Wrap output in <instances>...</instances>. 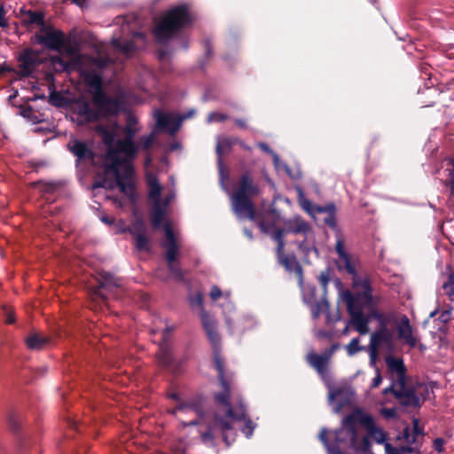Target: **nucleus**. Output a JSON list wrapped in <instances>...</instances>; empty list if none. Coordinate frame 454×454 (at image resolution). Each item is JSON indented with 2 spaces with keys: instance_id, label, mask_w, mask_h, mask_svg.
Segmentation results:
<instances>
[{
  "instance_id": "39",
  "label": "nucleus",
  "mask_w": 454,
  "mask_h": 454,
  "mask_svg": "<svg viewBox=\"0 0 454 454\" xmlns=\"http://www.w3.org/2000/svg\"><path fill=\"white\" fill-rule=\"evenodd\" d=\"M150 185V198L154 202H160V193H161V185L158 182L156 177L149 179Z\"/></svg>"
},
{
  "instance_id": "5",
  "label": "nucleus",
  "mask_w": 454,
  "mask_h": 454,
  "mask_svg": "<svg viewBox=\"0 0 454 454\" xmlns=\"http://www.w3.org/2000/svg\"><path fill=\"white\" fill-rule=\"evenodd\" d=\"M257 193V186L249 173L246 172L241 176L239 189L231 194L232 211L239 219L248 218L254 221L256 211L251 197Z\"/></svg>"
},
{
  "instance_id": "31",
  "label": "nucleus",
  "mask_w": 454,
  "mask_h": 454,
  "mask_svg": "<svg viewBox=\"0 0 454 454\" xmlns=\"http://www.w3.org/2000/svg\"><path fill=\"white\" fill-rule=\"evenodd\" d=\"M23 421L22 414L15 410H12L8 413V425L10 429L13 433H19L21 428V424Z\"/></svg>"
},
{
  "instance_id": "23",
  "label": "nucleus",
  "mask_w": 454,
  "mask_h": 454,
  "mask_svg": "<svg viewBox=\"0 0 454 454\" xmlns=\"http://www.w3.org/2000/svg\"><path fill=\"white\" fill-rule=\"evenodd\" d=\"M170 276L176 281L183 282L186 270L181 269L180 257H165Z\"/></svg>"
},
{
  "instance_id": "53",
  "label": "nucleus",
  "mask_w": 454,
  "mask_h": 454,
  "mask_svg": "<svg viewBox=\"0 0 454 454\" xmlns=\"http://www.w3.org/2000/svg\"><path fill=\"white\" fill-rule=\"evenodd\" d=\"M2 309L5 316V323L9 325L13 324L15 322V317L12 309L7 306H3Z\"/></svg>"
},
{
  "instance_id": "11",
  "label": "nucleus",
  "mask_w": 454,
  "mask_h": 454,
  "mask_svg": "<svg viewBox=\"0 0 454 454\" xmlns=\"http://www.w3.org/2000/svg\"><path fill=\"white\" fill-rule=\"evenodd\" d=\"M19 62L16 74L20 78L34 77L36 67L40 65L37 52L32 48H25L17 57Z\"/></svg>"
},
{
  "instance_id": "22",
  "label": "nucleus",
  "mask_w": 454,
  "mask_h": 454,
  "mask_svg": "<svg viewBox=\"0 0 454 454\" xmlns=\"http://www.w3.org/2000/svg\"><path fill=\"white\" fill-rule=\"evenodd\" d=\"M162 247L166 249L165 255H178L179 246L171 226L168 223L165 226V238Z\"/></svg>"
},
{
  "instance_id": "1",
  "label": "nucleus",
  "mask_w": 454,
  "mask_h": 454,
  "mask_svg": "<svg viewBox=\"0 0 454 454\" xmlns=\"http://www.w3.org/2000/svg\"><path fill=\"white\" fill-rule=\"evenodd\" d=\"M138 147L134 139L124 137L117 139L110 145L106 153L104 163L105 177L95 182L93 188L113 189L114 184L131 200L136 197L133 182L134 167L132 160Z\"/></svg>"
},
{
  "instance_id": "58",
  "label": "nucleus",
  "mask_w": 454,
  "mask_h": 454,
  "mask_svg": "<svg viewBox=\"0 0 454 454\" xmlns=\"http://www.w3.org/2000/svg\"><path fill=\"white\" fill-rule=\"evenodd\" d=\"M381 414L386 419H395L397 417V411L395 408H384L381 410Z\"/></svg>"
},
{
  "instance_id": "10",
  "label": "nucleus",
  "mask_w": 454,
  "mask_h": 454,
  "mask_svg": "<svg viewBox=\"0 0 454 454\" xmlns=\"http://www.w3.org/2000/svg\"><path fill=\"white\" fill-rule=\"evenodd\" d=\"M73 121L79 125L92 123L99 121V112L91 107L90 103L84 98H78L71 107Z\"/></svg>"
},
{
  "instance_id": "16",
  "label": "nucleus",
  "mask_w": 454,
  "mask_h": 454,
  "mask_svg": "<svg viewBox=\"0 0 454 454\" xmlns=\"http://www.w3.org/2000/svg\"><path fill=\"white\" fill-rule=\"evenodd\" d=\"M336 348L337 345L333 344L322 355H318L317 353H309L307 356V361L312 367L317 370L318 373L323 374L326 371L328 361Z\"/></svg>"
},
{
  "instance_id": "17",
  "label": "nucleus",
  "mask_w": 454,
  "mask_h": 454,
  "mask_svg": "<svg viewBox=\"0 0 454 454\" xmlns=\"http://www.w3.org/2000/svg\"><path fill=\"white\" fill-rule=\"evenodd\" d=\"M201 321L207 336L215 348L220 345L221 338L217 333L215 322L204 311L201 313Z\"/></svg>"
},
{
  "instance_id": "14",
  "label": "nucleus",
  "mask_w": 454,
  "mask_h": 454,
  "mask_svg": "<svg viewBox=\"0 0 454 454\" xmlns=\"http://www.w3.org/2000/svg\"><path fill=\"white\" fill-rule=\"evenodd\" d=\"M396 324L398 340L403 341L411 348H415L418 343V339L414 335L413 327L411 325L409 317L406 315H402Z\"/></svg>"
},
{
  "instance_id": "48",
  "label": "nucleus",
  "mask_w": 454,
  "mask_h": 454,
  "mask_svg": "<svg viewBox=\"0 0 454 454\" xmlns=\"http://www.w3.org/2000/svg\"><path fill=\"white\" fill-rule=\"evenodd\" d=\"M356 284L363 288L365 298L371 301L372 299V290L370 280L367 278H364L356 282Z\"/></svg>"
},
{
  "instance_id": "9",
  "label": "nucleus",
  "mask_w": 454,
  "mask_h": 454,
  "mask_svg": "<svg viewBox=\"0 0 454 454\" xmlns=\"http://www.w3.org/2000/svg\"><path fill=\"white\" fill-rule=\"evenodd\" d=\"M41 32L34 35L35 43L51 51H61L66 44V35L62 30L56 29L51 25H46L41 29Z\"/></svg>"
},
{
  "instance_id": "56",
  "label": "nucleus",
  "mask_w": 454,
  "mask_h": 454,
  "mask_svg": "<svg viewBox=\"0 0 454 454\" xmlns=\"http://www.w3.org/2000/svg\"><path fill=\"white\" fill-rule=\"evenodd\" d=\"M254 427L250 419L246 421L245 426L242 428V433L248 438L253 434Z\"/></svg>"
},
{
  "instance_id": "36",
  "label": "nucleus",
  "mask_w": 454,
  "mask_h": 454,
  "mask_svg": "<svg viewBox=\"0 0 454 454\" xmlns=\"http://www.w3.org/2000/svg\"><path fill=\"white\" fill-rule=\"evenodd\" d=\"M287 234L285 227L283 229L277 228L271 234V238L278 244L277 246V255H283L282 251L285 247V236Z\"/></svg>"
},
{
  "instance_id": "49",
  "label": "nucleus",
  "mask_w": 454,
  "mask_h": 454,
  "mask_svg": "<svg viewBox=\"0 0 454 454\" xmlns=\"http://www.w3.org/2000/svg\"><path fill=\"white\" fill-rule=\"evenodd\" d=\"M347 352L348 356H353L356 354L357 352L361 351L363 349L362 347L359 346V339L358 338H353L350 342L346 347Z\"/></svg>"
},
{
  "instance_id": "8",
  "label": "nucleus",
  "mask_w": 454,
  "mask_h": 454,
  "mask_svg": "<svg viewBox=\"0 0 454 454\" xmlns=\"http://www.w3.org/2000/svg\"><path fill=\"white\" fill-rule=\"evenodd\" d=\"M386 347L388 350H393L394 343V332L388 328V325L382 324L379 326L370 337L369 344V356L370 364L375 365L379 356L380 348Z\"/></svg>"
},
{
  "instance_id": "6",
  "label": "nucleus",
  "mask_w": 454,
  "mask_h": 454,
  "mask_svg": "<svg viewBox=\"0 0 454 454\" xmlns=\"http://www.w3.org/2000/svg\"><path fill=\"white\" fill-rule=\"evenodd\" d=\"M346 430L350 431L355 435V427L357 424L364 426L369 434L378 443H387V434L380 428L377 427L372 416L364 413L362 410L357 409L348 414L342 421Z\"/></svg>"
},
{
  "instance_id": "52",
  "label": "nucleus",
  "mask_w": 454,
  "mask_h": 454,
  "mask_svg": "<svg viewBox=\"0 0 454 454\" xmlns=\"http://www.w3.org/2000/svg\"><path fill=\"white\" fill-rule=\"evenodd\" d=\"M227 118L228 117L226 114L217 113V112H212V113L208 114L207 121V122H213V121L223 122L225 120H227Z\"/></svg>"
},
{
  "instance_id": "51",
  "label": "nucleus",
  "mask_w": 454,
  "mask_h": 454,
  "mask_svg": "<svg viewBox=\"0 0 454 454\" xmlns=\"http://www.w3.org/2000/svg\"><path fill=\"white\" fill-rule=\"evenodd\" d=\"M335 249H336L338 255H348L345 251L344 241L341 238V233H340V230H338V233H337V240H336Z\"/></svg>"
},
{
  "instance_id": "38",
  "label": "nucleus",
  "mask_w": 454,
  "mask_h": 454,
  "mask_svg": "<svg viewBox=\"0 0 454 454\" xmlns=\"http://www.w3.org/2000/svg\"><path fill=\"white\" fill-rule=\"evenodd\" d=\"M112 44L114 48L125 54L130 53L136 50L134 43L129 40L121 42L119 39H114Z\"/></svg>"
},
{
  "instance_id": "50",
  "label": "nucleus",
  "mask_w": 454,
  "mask_h": 454,
  "mask_svg": "<svg viewBox=\"0 0 454 454\" xmlns=\"http://www.w3.org/2000/svg\"><path fill=\"white\" fill-rule=\"evenodd\" d=\"M419 444H417V443H407L406 445H403V446H401V447H397L399 449V451L403 454H405V453H419Z\"/></svg>"
},
{
  "instance_id": "20",
  "label": "nucleus",
  "mask_w": 454,
  "mask_h": 454,
  "mask_svg": "<svg viewBox=\"0 0 454 454\" xmlns=\"http://www.w3.org/2000/svg\"><path fill=\"white\" fill-rule=\"evenodd\" d=\"M285 229L287 233H301L306 236L311 227L308 222L297 215L285 223Z\"/></svg>"
},
{
  "instance_id": "61",
  "label": "nucleus",
  "mask_w": 454,
  "mask_h": 454,
  "mask_svg": "<svg viewBox=\"0 0 454 454\" xmlns=\"http://www.w3.org/2000/svg\"><path fill=\"white\" fill-rule=\"evenodd\" d=\"M204 46H205L206 59L211 58V56L213 55V45H212L210 39L204 40Z\"/></svg>"
},
{
  "instance_id": "60",
  "label": "nucleus",
  "mask_w": 454,
  "mask_h": 454,
  "mask_svg": "<svg viewBox=\"0 0 454 454\" xmlns=\"http://www.w3.org/2000/svg\"><path fill=\"white\" fill-rule=\"evenodd\" d=\"M92 62L95 66L104 68L108 65L109 59L106 57L95 58Z\"/></svg>"
},
{
  "instance_id": "40",
  "label": "nucleus",
  "mask_w": 454,
  "mask_h": 454,
  "mask_svg": "<svg viewBox=\"0 0 454 454\" xmlns=\"http://www.w3.org/2000/svg\"><path fill=\"white\" fill-rule=\"evenodd\" d=\"M50 63L54 71L58 73L67 71L69 67L68 63L58 55L50 57Z\"/></svg>"
},
{
  "instance_id": "33",
  "label": "nucleus",
  "mask_w": 454,
  "mask_h": 454,
  "mask_svg": "<svg viewBox=\"0 0 454 454\" xmlns=\"http://www.w3.org/2000/svg\"><path fill=\"white\" fill-rule=\"evenodd\" d=\"M371 316L378 322L379 326H381L382 324L395 325L397 323V317L395 313L384 315L377 310H372Z\"/></svg>"
},
{
  "instance_id": "35",
  "label": "nucleus",
  "mask_w": 454,
  "mask_h": 454,
  "mask_svg": "<svg viewBox=\"0 0 454 454\" xmlns=\"http://www.w3.org/2000/svg\"><path fill=\"white\" fill-rule=\"evenodd\" d=\"M398 403L404 407H419L421 405L419 397L416 395V392H410L404 394V396L401 399H396Z\"/></svg>"
},
{
  "instance_id": "30",
  "label": "nucleus",
  "mask_w": 454,
  "mask_h": 454,
  "mask_svg": "<svg viewBox=\"0 0 454 454\" xmlns=\"http://www.w3.org/2000/svg\"><path fill=\"white\" fill-rule=\"evenodd\" d=\"M386 364L387 365L388 370L391 372H395L396 375L406 373L405 365L403 364V359L401 358H395L392 356H389L386 358Z\"/></svg>"
},
{
  "instance_id": "41",
  "label": "nucleus",
  "mask_w": 454,
  "mask_h": 454,
  "mask_svg": "<svg viewBox=\"0 0 454 454\" xmlns=\"http://www.w3.org/2000/svg\"><path fill=\"white\" fill-rule=\"evenodd\" d=\"M49 103L53 106L61 107L67 104V99L60 91L53 90L50 92Z\"/></svg>"
},
{
  "instance_id": "42",
  "label": "nucleus",
  "mask_w": 454,
  "mask_h": 454,
  "mask_svg": "<svg viewBox=\"0 0 454 454\" xmlns=\"http://www.w3.org/2000/svg\"><path fill=\"white\" fill-rule=\"evenodd\" d=\"M156 140V134L154 131H152L151 133H149L148 135L146 136H143L139 138V141H138V145L137 147H138V150L139 149H142V150H148L151 148V146L153 145V144L155 142Z\"/></svg>"
},
{
  "instance_id": "29",
  "label": "nucleus",
  "mask_w": 454,
  "mask_h": 454,
  "mask_svg": "<svg viewBox=\"0 0 454 454\" xmlns=\"http://www.w3.org/2000/svg\"><path fill=\"white\" fill-rule=\"evenodd\" d=\"M62 184L59 181H43L35 183L38 186L43 195L53 194L60 189Z\"/></svg>"
},
{
  "instance_id": "57",
  "label": "nucleus",
  "mask_w": 454,
  "mask_h": 454,
  "mask_svg": "<svg viewBox=\"0 0 454 454\" xmlns=\"http://www.w3.org/2000/svg\"><path fill=\"white\" fill-rule=\"evenodd\" d=\"M6 12L3 4H0V27L7 28L9 27V23L7 19L5 18Z\"/></svg>"
},
{
  "instance_id": "19",
  "label": "nucleus",
  "mask_w": 454,
  "mask_h": 454,
  "mask_svg": "<svg viewBox=\"0 0 454 454\" xmlns=\"http://www.w3.org/2000/svg\"><path fill=\"white\" fill-rule=\"evenodd\" d=\"M423 431L419 425L418 419H413L412 432L409 426H406L403 430L397 436L398 440H403L406 443H417L420 445L419 442V438H422Z\"/></svg>"
},
{
  "instance_id": "54",
  "label": "nucleus",
  "mask_w": 454,
  "mask_h": 454,
  "mask_svg": "<svg viewBox=\"0 0 454 454\" xmlns=\"http://www.w3.org/2000/svg\"><path fill=\"white\" fill-rule=\"evenodd\" d=\"M414 391H415V389L412 387H409V386L398 387V389H396V393H395V398L401 399L402 397L404 396V394H408L410 392H414Z\"/></svg>"
},
{
  "instance_id": "64",
  "label": "nucleus",
  "mask_w": 454,
  "mask_h": 454,
  "mask_svg": "<svg viewBox=\"0 0 454 454\" xmlns=\"http://www.w3.org/2000/svg\"><path fill=\"white\" fill-rule=\"evenodd\" d=\"M129 226H127L125 222L122 219H120L116 223V232L117 233H124L127 231L129 232Z\"/></svg>"
},
{
  "instance_id": "13",
  "label": "nucleus",
  "mask_w": 454,
  "mask_h": 454,
  "mask_svg": "<svg viewBox=\"0 0 454 454\" xmlns=\"http://www.w3.org/2000/svg\"><path fill=\"white\" fill-rule=\"evenodd\" d=\"M170 331L171 329L169 327L164 329L161 340L159 345V350L156 355L159 364L164 368L170 367L174 362L172 349L169 343Z\"/></svg>"
},
{
  "instance_id": "18",
  "label": "nucleus",
  "mask_w": 454,
  "mask_h": 454,
  "mask_svg": "<svg viewBox=\"0 0 454 454\" xmlns=\"http://www.w3.org/2000/svg\"><path fill=\"white\" fill-rule=\"evenodd\" d=\"M296 258L297 257H278V263L283 266L289 274H294L297 278L299 286H302V267Z\"/></svg>"
},
{
  "instance_id": "44",
  "label": "nucleus",
  "mask_w": 454,
  "mask_h": 454,
  "mask_svg": "<svg viewBox=\"0 0 454 454\" xmlns=\"http://www.w3.org/2000/svg\"><path fill=\"white\" fill-rule=\"evenodd\" d=\"M129 232L133 238L145 234V227L142 220H137L129 228Z\"/></svg>"
},
{
  "instance_id": "55",
  "label": "nucleus",
  "mask_w": 454,
  "mask_h": 454,
  "mask_svg": "<svg viewBox=\"0 0 454 454\" xmlns=\"http://www.w3.org/2000/svg\"><path fill=\"white\" fill-rule=\"evenodd\" d=\"M414 391H415V389L412 387H409V386L398 387V389H396V393H395V398L401 399L402 397L404 396V394H408L410 392H414Z\"/></svg>"
},
{
  "instance_id": "21",
  "label": "nucleus",
  "mask_w": 454,
  "mask_h": 454,
  "mask_svg": "<svg viewBox=\"0 0 454 454\" xmlns=\"http://www.w3.org/2000/svg\"><path fill=\"white\" fill-rule=\"evenodd\" d=\"M232 145H233V142L228 137H223V138L218 139L217 144H216L215 153L217 155V166H218V169H219V173H220V176H221V182L223 184V179L225 177H228V176L224 175V167H223V150H226V151L231 150Z\"/></svg>"
},
{
  "instance_id": "12",
  "label": "nucleus",
  "mask_w": 454,
  "mask_h": 454,
  "mask_svg": "<svg viewBox=\"0 0 454 454\" xmlns=\"http://www.w3.org/2000/svg\"><path fill=\"white\" fill-rule=\"evenodd\" d=\"M154 117L156 128L168 132L171 136H174L178 131L182 122L186 119V116L174 115L159 109L155 111Z\"/></svg>"
},
{
  "instance_id": "32",
  "label": "nucleus",
  "mask_w": 454,
  "mask_h": 454,
  "mask_svg": "<svg viewBox=\"0 0 454 454\" xmlns=\"http://www.w3.org/2000/svg\"><path fill=\"white\" fill-rule=\"evenodd\" d=\"M352 324L355 325L356 330L360 334H366L369 332L368 319L364 317L363 312H356L354 318L351 319Z\"/></svg>"
},
{
  "instance_id": "59",
  "label": "nucleus",
  "mask_w": 454,
  "mask_h": 454,
  "mask_svg": "<svg viewBox=\"0 0 454 454\" xmlns=\"http://www.w3.org/2000/svg\"><path fill=\"white\" fill-rule=\"evenodd\" d=\"M374 366H376V364ZM375 372H376V375L373 378L372 386H371L372 388L378 387L382 382V377L380 374V371L378 367H375Z\"/></svg>"
},
{
  "instance_id": "25",
  "label": "nucleus",
  "mask_w": 454,
  "mask_h": 454,
  "mask_svg": "<svg viewBox=\"0 0 454 454\" xmlns=\"http://www.w3.org/2000/svg\"><path fill=\"white\" fill-rule=\"evenodd\" d=\"M51 341L50 337L40 333H33L26 338L27 347L32 350H41L44 348Z\"/></svg>"
},
{
  "instance_id": "37",
  "label": "nucleus",
  "mask_w": 454,
  "mask_h": 454,
  "mask_svg": "<svg viewBox=\"0 0 454 454\" xmlns=\"http://www.w3.org/2000/svg\"><path fill=\"white\" fill-rule=\"evenodd\" d=\"M165 216V209L160 205V202H154L153 213H152V222L155 227H159Z\"/></svg>"
},
{
  "instance_id": "46",
  "label": "nucleus",
  "mask_w": 454,
  "mask_h": 454,
  "mask_svg": "<svg viewBox=\"0 0 454 454\" xmlns=\"http://www.w3.org/2000/svg\"><path fill=\"white\" fill-rule=\"evenodd\" d=\"M258 147L264 153L270 154L272 157L274 167H278V164L280 163V159L277 153H275L269 145L268 144L264 142L258 143Z\"/></svg>"
},
{
  "instance_id": "47",
  "label": "nucleus",
  "mask_w": 454,
  "mask_h": 454,
  "mask_svg": "<svg viewBox=\"0 0 454 454\" xmlns=\"http://www.w3.org/2000/svg\"><path fill=\"white\" fill-rule=\"evenodd\" d=\"M135 240V247L139 252L149 250V240L146 234L133 238Z\"/></svg>"
},
{
  "instance_id": "45",
  "label": "nucleus",
  "mask_w": 454,
  "mask_h": 454,
  "mask_svg": "<svg viewBox=\"0 0 454 454\" xmlns=\"http://www.w3.org/2000/svg\"><path fill=\"white\" fill-rule=\"evenodd\" d=\"M346 301H347V309H348V314L351 317V319L354 318V315L356 312H363L362 309L356 303L355 298L350 294H348V295L346 299Z\"/></svg>"
},
{
  "instance_id": "26",
  "label": "nucleus",
  "mask_w": 454,
  "mask_h": 454,
  "mask_svg": "<svg viewBox=\"0 0 454 454\" xmlns=\"http://www.w3.org/2000/svg\"><path fill=\"white\" fill-rule=\"evenodd\" d=\"M329 302L325 298L311 306V314L313 318L317 319L320 317L321 314H325L327 323L337 321L339 317L337 318H333L329 312Z\"/></svg>"
},
{
  "instance_id": "62",
  "label": "nucleus",
  "mask_w": 454,
  "mask_h": 454,
  "mask_svg": "<svg viewBox=\"0 0 454 454\" xmlns=\"http://www.w3.org/2000/svg\"><path fill=\"white\" fill-rule=\"evenodd\" d=\"M327 434L328 432L326 428H322L319 434V440L328 450H330V443L327 438Z\"/></svg>"
},
{
  "instance_id": "63",
  "label": "nucleus",
  "mask_w": 454,
  "mask_h": 454,
  "mask_svg": "<svg viewBox=\"0 0 454 454\" xmlns=\"http://www.w3.org/2000/svg\"><path fill=\"white\" fill-rule=\"evenodd\" d=\"M209 295L213 301H216L222 296V291L218 286H214L210 290Z\"/></svg>"
},
{
  "instance_id": "2",
  "label": "nucleus",
  "mask_w": 454,
  "mask_h": 454,
  "mask_svg": "<svg viewBox=\"0 0 454 454\" xmlns=\"http://www.w3.org/2000/svg\"><path fill=\"white\" fill-rule=\"evenodd\" d=\"M215 367L217 371V379L222 387V391L214 395L215 402L217 405L226 407L224 416L215 414L213 421L208 425L207 431L201 433V441L207 444L212 443L215 439V433L219 431L223 442L230 446L234 442L236 433L232 427V421H241L246 419L247 411L241 400H239L236 406L230 402L232 389V375L227 373L224 370V361L218 352L214 354Z\"/></svg>"
},
{
  "instance_id": "28",
  "label": "nucleus",
  "mask_w": 454,
  "mask_h": 454,
  "mask_svg": "<svg viewBox=\"0 0 454 454\" xmlns=\"http://www.w3.org/2000/svg\"><path fill=\"white\" fill-rule=\"evenodd\" d=\"M335 205L331 203L325 207H318L317 212L319 213H328V215L324 219V223L328 225L330 228L335 230L337 229V223L335 218Z\"/></svg>"
},
{
  "instance_id": "3",
  "label": "nucleus",
  "mask_w": 454,
  "mask_h": 454,
  "mask_svg": "<svg viewBox=\"0 0 454 454\" xmlns=\"http://www.w3.org/2000/svg\"><path fill=\"white\" fill-rule=\"evenodd\" d=\"M85 83L90 88L92 103L99 113V120L105 116H114L124 110L125 103L121 98H112L103 90L102 74L95 70L87 71L83 74Z\"/></svg>"
},
{
  "instance_id": "24",
  "label": "nucleus",
  "mask_w": 454,
  "mask_h": 454,
  "mask_svg": "<svg viewBox=\"0 0 454 454\" xmlns=\"http://www.w3.org/2000/svg\"><path fill=\"white\" fill-rule=\"evenodd\" d=\"M348 436L349 437L350 443L353 448L357 450L366 452L370 450L372 442L369 436L364 435L361 438L358 436L356 426L355 427V435L350 431L347 430Z\"/></svg>"
},
{
  "instance_id": "34",
  "label": "nucleus",
  "mask_w": 454,
  "mask_h": 454,
  "mask_svg": "<svg viewBox=\"0 0 454 454\" xmlns=\"http://www.w3.org/2000/svg\"><path fill=\"white\" fill-rule=\"evenodd\" d=\"M137 122H138V121L136 116H134L131 114H129L127 115L126 124H125V127L123 129L124 133H125V137H129L131 139L135 138V136L138 130L137 128L136 127Z\"/></svg>"
},
{
  "instance_id": "4",
  "label": "nucleus",
  "mask_w": 454,
  "mask_h": 454,
  "mask_svg": "<svg viewBox=\"0 0 454 454\" xmlns=\"http://www.w3.org/2000/svg\"><path fill=\"white\" fill-rule=\"evenodd\" d=\"M192 20L186 4H180L169 9L161 21L155 27L153 34L157 41L166 44L176 37L180 31L192 24Z\"/></svg>"
},
{
  "instance_id": "43",
  "label": "nucleus",
  "mask_w": 454,
  "mask_h": 454,
  "mask_svg": "<svg viewBox=\"0 0 454 454\" xmlns=\"http://www.w3.org/2000/svg\"><path fill=\"white\" fill-rule=\"evenodd\" d=\"M352 259H353V257H339L338 263L340 265H343L346 271L348 274L352 275L355 278L356 276V270L355 263L352 262Z\"/></svg>"
},
{
  "instance_id": "7",
  "label": "nucleus",
  "mask_w": 454,
  "mask_h": 454,
  "mask_svg": "<svg viewBox=\"0 0 454 454\" xmlns=\"http://www.w3.org/2000/svg\"><path fill=\"white\" fill-rule=\"evenodd\" d=\"M96 279L98 285L91 287V294L93 299L103 301H106L109 296L113 295L123 286L122 278L105 270L97 271Z\"/></svg>"
},
{
  "instance_id": "27",
  "label": "nucleus",
  "mask_w": 454,
  "mask_h": 454,
  "mask_svg": "<svg viewBox=\"0 0 454 454\" xmlns=\"http://www.w3.org/2000/svg\"><path fill=\"white\" fill-rule=\"evenodd\" d=\"M45 14L42 11H27V19L23 20L22 23L26 26L28 25H38L40 27V30L46 26L45 21Z\"/></svg>"
},
{
  "instance_id": "15",
  "label": "nucleus",
  "mask_w": 454,
  "mask_h": 454,
  "mask_svg": "<svg viewBox=\"0 0 454 454\" xmlns=\"http://www.w3.org/2000/svg\"><path fill=\"white\" fill-rule=\"evenodd\" d=\"M67 150L76 157V165L80 162L94 159L93 151L88 146L86 141H82L77 138H72L67 145Z\"/></svg>"
}]
</instances>
